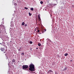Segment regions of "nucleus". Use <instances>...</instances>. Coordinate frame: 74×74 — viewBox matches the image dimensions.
<instances>
[{"instance_id": "1", "label": "nucleus", "mask_w": 74, "mask_h": 74, "mask_svg": "<svg viewBox=\"0 0 74 74\" xmlns=\"http://www.w3.org/2000/svg\"><path fill=\"white\" fill-rule=\"evenodd\" d=\"M29 70L31 71H34L35 68H34V65L33 64H31L29 65Z\"/></svg>"}, {"instance_id": "2", "label": "nucleus", "mask_w": 74, "mask_h": 74, "mask_svg": "<svg viewBox=\"0 0 74 74\" xmlns=\"http://www.w3.org/2000/svg\"><path fill=\"white\" fill-rule=\"evenodd\" d=\"M22 68L23 70H24L25 69H27L29 67L28 65H23L22 66Z\"/></svg>"}, {"instance_id": "3", "label": "nucleus", "mask_w": 74, "mask_h": 74, "mask_svg": "<svg viewBox=\"0 0 74 74\" xmlns=\"http://www.w3.org/2000/svg\"><path fill=\"white\" fill-rule=\"evenodd\" d=\"M0 29H1L2 30H3L4 29V26L3 25H0Z\"/></svg>"}, {"instance_id": "4", "label": "nucleus", "mask_w": 74, "mask_h": 74, "mask_svg": "<svg viewBox=\"0 0 74 74\" xmlns=\"http://www.w3.org/2000/svg\"><path fill=\"white\" fill-rule=\"evenodd\" d=\"M52 71L51 70H49L47 72V73L48 74L50 73V74H51V72Z\"/></svg>"}, {"instance_id": "5", "label": "nucleus", "mask_w": 74, "mask_h": 74, "mask_svg": "<svg viewBox=\"0 0 74 74\" xmlns=\"http://www.w3.org/2000/svg\"><path fill=\"white\" fill-rule=\"evenodd\" d=\"M1 51H5V49L4 48H2L1 49Z\"/></svg>"}, {"instance_id": "6", "label": "nucleus", "mask_w": 74, "mask_h": 74, "mask_svg": "<svg viewBox=\"0 0 74 74\" xmlns=\"http://www.w3.org/2000/svg\"><path fill=\"white\" fill-rule=\"evenodd\" d=\"M40 18H41L40 17V14L38 15V19H40Z\"/></svg>"}, {"instance_id": "7", "label": "nucleus", "mask_w": 74, "mask_h": 74, "mask_svg": "<svg viewBox=\"0 0 74 74\" xmlns=\"http://www.w3.org/2000/svg\"><path fill=\"white\" fill-rule=\"evenodd\" d=\"M31 11H33V10H34V9L33 8H31Z\"/></svg>"}, {"instance_id": "8", "label": "nucleus", "mask_w": 74, "mask_h": 74, "mask_svg": "<svg viewBox=\"0 0 74 74\" xmlns=\"http://www.w3.org/2000/svg\"><path fill=\"white\" fill-rule=\"evenodd\" d=\"M15 62V60L13 59V60H12V62L13 63H14V62Z\"/></svg>"}, {"instance_id": "9", "label": "nucleus", "mask_w": 74, "mask_h": 74, "mask_svg": "<svg viewBox=\"0 0 74 74\" xmlns=\"http://www.w3.org/2000/svg\"><path fill=\"white\" fill-rule=\"evenodd\" d=\"M68 55V53H66L64 54V56H67Z\"/></svg>"}, {"instance_id": "10", "label": "nucleus", "mask_w": 74, "mask_h": 74, "mask_svg": "<svg viewBox=\"0 0 74 74\" xmlns=\"http://www.w3.org/2000/svg\"><path fill=\"white\" fill-rule=\"evenodd\" d=\"M29 42L30 44H33V42L31 41H30Z\"/></svg>"}, {"instance_id": "11", "label": "nucleus", "mask_w": 74, "mask_h": 74, "mask_svg": "<svg viewBox=\"0 0 74 74\" xmlns=\"http://www.w3.org/2000/svg\"><path fill=\"white\" fill-rule=\"evenodd\" d=\"M41 44L40 43H38V45L39 46V47H40V46H41Z\"/></svg>"}, {"instance_id": "12", "label": "nucleus", "mask_w": 74, "mask_h": 74, "mask_svg": "<svg viewBox=\"0 0 74 74\" xmlns=\"http://www.w3.org/2000/svg\"><path fill=\"white\" fill-rule=\"evenodd\" d=\"M22 25H25V23L24 22H23L22 24Z\"/></svg>"}, {"instance_id": "13", "label": "nucleus", "mask_w": 74, "mask_h": 74, "mask_svg": "<svg viewBox=\"0 0 74 74\" xmlns=\"http://www.w3.org/2000/svg\"><path fill=\"white\" fill-rule=\"evenodd\" d=\"M2 37V35H1V34H0V38Z\"/></svg>"}, {"instance_id": "14", "label": "nucleus", "mask_w": 74, "mask_h": 74, "mask_svg": "<svg viewBox=\"0 0 74 74\" xmlns=\"http://www.w3.org/2000/svg\"><path fill=\"white\" fill-rule=\"evenodd\" d=\"M40 4H43V2H42V1H41L40 2Z\"/></svg>"}, {"instance_id": "15", "label": "nucleus", "mask_w": 74, "mask_h": 74, "mask_svg": "<svg viewBox=\"0 0 74 74\" xmlns=\"http://www.w3.org/2000/svg\"><path fill=\"white\" fill-rule=\"evenodd\" d=\"M2 23H4V19L2 20Z\"/></svg>"}, {"instance_id": "16", "label": "nucleus", "mask_w": 74, "mask_h": 74, "mask_svg": "<svg viewBox=\"0 0 74 74\" xmlns=\"http://www.w3.org/2000/svg\"><path fill=\"white\" fill-rule=\"evenodd\" d=\"M29 16H31L32 15V14L30 13V12H29Z\"/></svg>"}, {"instance_id": "17", "label": "nucleus", "mask_w": 74, "mask_h": 74, "mask_svg": "<svg viewBox=\"0 0 74 74\" xmlns=\"http://www.w3.org/2000/svg\"><path fill=\"white\" fill-rule=\"evenodd\" d=\"M24 8L26 10H28V8H26V7H25Z\"/></svg>"}, {"instance_id": "18", "label": "nucleus", "mask_w": 74, "mask_h": 74, "mask_svg": "<svg viewBox=\"0 0 74 74\" xmlns=\"http://www.w3.org/2000/svg\"><path fill=\"white\" fill-rule=\"evenodd\" d=\"M14 5H17V4H16V3H14Z\"/></svg>"}, {"instance_id": "19", "label": "nucleus", "mask_w": 74, "mask_h": 74, "mask_svg": "<svg viewBox=\"0 0 74 74\" xmlns=\"http://www.w3.org/2000/svg\"><path fill=\"white\" fill-rule=\"evenodd\" d=\"M67 69V68H65V69H64V70H66Z\"/></svg>"}, {"instance_id": "20", "label": "nucleus", "mask_w": 74, "mask_h": 74, "mask_svg": "<svg viewBox=\"0 0 74 74\" xmlns=\"http://www.w3.org/2000/svg\"><path fill=\"white\" fill-rule=\"evenodd\" d=\"M38 19L39 20V21H41V18H38Z\"/></svg>"}, {"instance_id": "21", "label": "nucleus", "mask_w": 74, "mask_h": 74, "mask_svg": "<svg viewBox=\"0 0 74 74\" xmlns=\"http://www.w3.org/2000/svg\"><path fill=\"white\" fill-rule=\"evenodd\" d=\"M46 31V29H44V30L43 31V32H45Z\"/></svg>"}, {"instance_id": "22", "label": "nucleus", "mask_w": 74, "mask_h": 74, "mask_svg": "<svg viewBox=\"0 0 74 74\" xmlns=\"http://www.w3.org/2000/svg\"><path fill=\"white\" fill-rule=\"evenodd\" d=\"M55 74H58V73L56 72H55Z\"/></svg>"}, {"instance_id": "23", "label": "nucleus", "mask_w": 74, "mask_h": 74, "mask_svg": "<svg viewBox=\"0 0 74 74\" xmlns=\"http://www.w3.org/2000/svg\"><path fill=\"white\" fill-rule=\"evenodd\" d=\"M39 32H40V30H38V33H39Z\"/></svg>"}, {"instance_id": "24", "label": "nucleus", "mask_w": 74, "mask_h": 74, "mask_svg": "<svg viewBox=\"0 0 74 74\" xmlns=\"http://www.w3.org/2000/svg\"><path fill=\"white\" fill-rule=\"evenodd\" d=\"M18 51H21V49H18Z\"/></svg>"}, {"instance_id": "25", "label": "nucleus", "mask_w": 74, "mask_h": 74, "mask_svg": "<svg viewBox=\"0 0 74 74\" xmlns=\"http://www.w3.org/2000/svg\"><path fill=\"white\" fill-rule=\"evenodd\" d=\"M22 54L23 55H24V53H22Z\"/></svg>"}, {"instance_id": "26", "label": "nucleus", "mask_w": 74, "mask_h": 74, "mask_svg": "<svg viewBox=\"0 0 74 74\" xmlns=\"http://www.w3.org/2000/svg\"><path fill=\"white\" fill-rule=\"evenodd\" d=\"M27 26V25L26 24L25 25V26Z\"/></svg>"}, {"instance_id": "27", "label": "nucleus", "mask_w": 74, "mask_h": 74, "mask_svg": "<svg viewBox=\"0 0 74 74\" xmlns=\"http://www.w3.org/2000/svg\"><path fill=\"white\" fill-rule=\"evenodd\" d=\"M36 49H38V48H36Z\"/></svg>"}, {"instance_id": "28", "label": "nucleus", "mask_w": 74, "mask_h": 74, "mask_svg": "<svg viewBox=\"0 0 74 74\" xmlns=\"http://www.w3.org/2000/svg\"><path fill=\"white\" fill-rule=\"evenodd\" d=\"M15 63H14V64L15 65Z\"/></svg>"}, {"instance_id": "29", "label": "nucleus", "mask_w": 74, "mask_h": 74, "mask_svg": "<svg viewBox=\"0 0 74 74\" xmlns=\"http://www.w3.org/2000/svg\"><path fill=\"white\" fill-rule=\"evenodd\" d=\"M55 5H56V4H55Z\"/></svg>"}, {"instance_id": "30", "label": "nucleus", "mask_w": 74, "mask_h": 74, "mask_svg": "<svg viewBox=\"0 0 74 74\" xmlns=\"http://www.w3.org/2000/svg\"><path fill=\"white\" fill-rule=\"evenodd\" d=\"M21 49V48H20V49Z\"/></svg>"}]
</instances>
